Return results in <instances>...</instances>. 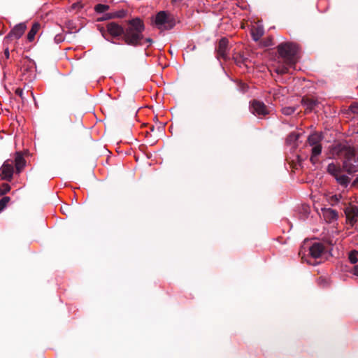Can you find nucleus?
<instances>
[{
    "label": "nucleus",
    "mask_w": 358,
    "mask_h": 358,
    "mask_svg": "<svg viewBox=\"0 0 358 358\" xmlns=\"http://www.w3.org/2000/svg\"><path fill=\"white\" fill-rule=\"evenodd\" d=\"M341 198L342 196L340 194L332 195L329 198V201L331 203L332 205H334L338 203Z\"/></svg>",
    "instance_id": "obj_23"
},
{
    "label": "nucleus",
    "mask_w": 358,
    "mask_h": 358,
    "mask_svg": "<svg viewBox=\"0 0 358 358\" xmlns=\"http://www.w3.org/2000/svg\"><path fill=\"white\" fill-rule=\"evenodd\" d=\"M144 30L143 22L136 18L129 22V26L124 33V39L126 43L131 45H145L148 43L149 46L152 41L150 38H143L142 32Z\"/></svg>",
    "instance_id": "obj_2"
},
{
    "label": "nucleus",
    "mask_w": 358,
    "mask_h": 358,
    "mask_svg": "<svg viewBox=\"0 0 358 358\" xmlns=\"http://www.w3.org/2000/svg\"><path fill=\"white\" fill-rule=\"evenodd\" d=\"M13 174V162L6 160L0 168V177L3 180H10Z\"/></svg>",
    "instance_id": "obj_7"
},
{
    "label": "nucleus",
    "mask_w": 358,
    "mask_h": 358,
    "mask_svg": "<svg viewBox=\"0 0 358 358\" xmlns=\"http://www.w3.org/2000/svg\"><path fill=\"white\" fill-rule=\"evenodd\" d=\"M354 273L355 275H357L358 276V265L355 266V268H354Z\"/></svg>",
    "instance_id": "obj_29"
},
{
    "label": "nucleus",
    "mask_w": 358,
    "mask_h": 358,
    "mask_svg": "<svg viewBox=\"0 0 358 358\" xmlns=\"http://www.w3.org/2000/svg\"><path fill=\"white\" fill-rule=\"evenodd\" d=\"M327 172L333 176L341 185L346 187L350 182V178L347 176L341 174L340 166L334 163H331L328 165Z\"/></svg>",
    "instance_id": "obj_6"
},
{
    "label": "nucleus",
    "mask_w": 358,
    "mask_h": 358,
    "mask_svg": "<svg viewBox=\"0 0 358 358\" xmlns=\"http://www.w3.org/2000/svg\"><path fill=\"white\" fill-rule=\"evenodd\" d=\"M5 55L7 57H8V55H9V53H8V50H6L5 51Z\"/></svg>",
    "instance_id": "obj_31"
},
{
    "label": "nucleus",
    "mask_w": 358,
    "mask_h": 358,
    "mask_svg": "<svg viewBox=\"0 0 358 358\" xmlns=\"http://www.w3.org/2000/svg\"><path fill=\"white\" fill-rule=\"evenodd\" d=\"M250 111L257 116H264L268 113L267 108L264 103L256 100L251 103Z\"/></svg>",
    "instance_id": "obj_8"
},
{
    "label": "nucleus",
    "mask_w": 358,
    "mask_h": 358,
    "mask_svg": "<svg viewBox=\"0 0 358 358\" xmlns=\"http://www.w3.org/2000/svg\"><path fill=\"white\" fill-rule=\"evenodd\" d=\"M154 23L160 30L170 29L174 26L172 17L165 11H160L156 15Z\"/></svg>",
    "instance_id": "obj_4"
},
{
    "label": "nucleus",
    "mask_w": 358,
    "mask_h": 358,
    "mask_svg": "<svg viewBox=\"0 0 358 358\" xmlns=\"http://www.w3.org/2000/svg\"><path fill=\"white\" fill-rule=\"evenodd\" d=\"M322 138V137L319 133H313L308 138V145L312 147L310 161L313 164L317 162V157L322 152V145L320 144Z\"/></svg>",
    "instance_id": "obj_3"
},
{
    "label": "nucleus",
    "mask_w": 358,
    "mask_h": 358,
    "mask_svg": "<svg viewBox=\"0 0 358 358\" xmlns=\"http://www.w3.org/2000/svg\"><path fill=\"white\" fill-rule=\"evenodd\" d=\"M251 34L255 41H258L264 34V28L262 24L257 23L251 28Z\"/></svg>",
    "instance_id": "obj_15"
},
{
    "label": "nucleus",
    "mask_w": 358,
    "mask_h": 358,
    "mask_svg": "<svg viewBox=\"0 0 358 358\" xmlns=\"http://www.w3.org/2000/svg\"><path fill=\"white\" fill-rule=\"evenodd\" d=\"M25 165V161L20 153H16L15 166L17 172H20Z\"/></svg>",
    "instance_id": "obj_16"
},
{
    "label": "nucleus",
    "mask_w": 358,
    "mask_h": 358,
    "mask_svg": "<svg viewBox=\"0 0 358 358\" xmlns=\"http://www.w3.org/2000/svg\"><path fill=\"white\" fill-rule=\"evenodd\" d=\"M278 50L284 64H279L275 71L278 74H284L296 62L298 46L294 43H282L278 45Z\"/></svg>",
    "instance_id": "obj_1"
},
{
    "label": "nucleus",
    "mask_w": 358,
    "mask_h": 358,
    "mask_svg": "<svg viewBox=\"0 0 358 358\" xmlns=\"http://www.w3.org/2000/svg\"><path fill=\"white\" fill-rule=\"evenodd\" d=\"M346 158L343 162V169L349 173H355L358 171V166L355 164V151L352 148H348L345 150Z\"/></svg>",
    "instance_id": "obj_5"
},
{
    "label": "nucleus",
    "mask_w": 358,
    "mask_h": 358,
    "mask_svg": "<svg viewBox=\"0 0 358 358\" xmlns=\"http://www.w3.org/2000/svg\"><path fill=\"white\" fill-rule=\"evenodd\" d=\"M227 48H228V40L225 38H222L218 45L217 55L218 57H222L223 59L227 58Z\"/></svg>",
    "instance_id": "obj_13"
},
{
    "label": "nucleus",
    "mask_w": 358,
    "mask_h": 358,
    "mask_svg": "<svg viewBox=\"0 0 358 358\" xmlns=\"http://www.w3.org/2000/svg\"><path fill=\"white\" fill-rule=\"evenodd\" d=\"M317 102L310 99H303L302 104L306 107V110L311 111L314 109Z\"/></svg>",
    "instance_id": "obj_17"
},
{
    "label": "nucleus",
    "mask_w": 358,
    "mask_h": 358,
    "mask_svg": "<svg viewBox=\"0 0 358 358\" xmlns=\"http://www.w3.org/2000/svg\"><path fill=\"white\" fill-rule=\"evenodd\" d=\"M350 109L352 113L358 114V102H355L352 103L350 106Z\"/></svg>",
    "instance_id": "obj_26"
},
{
    "label": "nucleus",
    "mask_w": 358,
    "mask_h": 358,
    "mask_svg": "<svg viewBox=\"0 0 358 358\" xmlns=\"http://www.w3.org/2000/svg\"><path fill=\"white\" fill-rule=\"evenodd\" d=\"M10 201V199L9 196H4L0 200V213L6 208Z\"/></svg>",
    "instance_id": "obj_20"
},
{
    "label": "nucleus",
    "mask_w": 358,
    "mask_h": 358,
    "mask_svg": "<svg viewBox=\"0 0 358 358\" xmlns=\"http://www.w3.org/2000/svg\"><path fill=\"white\" fill-rule=\"evenodd\" d=\"M357 255L358 251L357 250H352L349 252L348 259L350 263L355 264L358 262Z\"/></svg>",
    "instance_id": "obj_19"
},
{
    "label": "nucleus",
    "mask_w": 358,
    "mask_h": 358,
    "mask_svg": "<svg viewBox=\"0 0 358 358\" xmlns=\"http://www.w3.org/2000/svg\"><path fill=\"white\" fill-rule=\"evenodd\" d=\"M322 217L327 222H331L337 219L338 214L336 210L331 208L322 209Z\"/></svg>",
    "instance_id": "obj_14"
},
{
    "label": "nucleus",
    "mask_w": 358,
    "mask_h": 358,
    "mask_svg": "<svg viewBox=\"0 0 358 358\" xmlns=\"http://www.w3.org/2000/svg\"><path fill=\"white\" fill-rule=\"evenodd\" d=\"M81 8H82V5L79 2L73 3L71 6L72 9H79Z\"/></svg>",
    "instance_id": "obj_27"
},
{
    "label": "nucleus",
    "mask_w": 358,
    "mask_h": 358,
    "mask_svg": "<svg viewBox=\"0 0 358 358\" xmlns=\"http://www.w3.org/2000/svg\"><path fill=\"white\" fill-rule=\"evenodd\" d=\"M41 26L39 23H34L28 33L27 38L29 41H31L34 39L35 35L38 31Z\"/></svg>",
    "instance_id": "obj_18"
},
{
    "label": "nucleus",
    "mask_w": 358,
    "mask_h": 358,
    "mask_svg": "<svg viewBox=\"0 0 358 358\" xmlns=\"http://www.w3.org/2000/svg\"><path fill=\"white\" fill-rule=\"evenodd\" d=\"M107 31L114 37L119 36L124 33L123 28L115 22H110L107 25Z\"/></svg>",
    "instance_id": "obj_12"
},
{
    "label": "nucleus",
    "mask_w": 358,
    "mask_h": 358,
    "mask_svg": "<svg viewBox=\"0 0 358 358\" xmlns=\"http://www.w3.org/2000/svg\"><path fill=\"white\" fill-rule=\"evenodd\" d=\"M16 93H17V94H19L20 96H22V91L21 90H20V89H17V90H16Z\"/></svg>",
    "instance_id": "obj_30"
},
{
    "label": "nucleus",
    "mask_w": 358,
    "mask_h": 358,
    "mask_svg": "<svg viewBox=\"0 0 358 358\" xmlns=\"http://www.w3.org/2000/svg\"><path fill=\"white\" fill-rule=\"evenodd\" d=\"M299 137V134L292 133L288 136L287 141L288 143H293V142H295L296 141H297Z\"/></svg>",
    "instance_id": "obj_24"
},
{
    "label": "nucleus",
    "mask_w": 358,
    "mask_h": 358,
    "mask_svg": "<svg viewBox=\"0 0 358 358\" xmlns=\"http://www.w3.org/2000/svg\"><path fill=\"white\" fill-rule=\"evenodd\" d=\"M357 161H358V156H357Z\"/></svg>",
    "instance_id": "obj_32"
},
{
    "label": "nucleus",
    "mask_w": 358,
    "mask_h": 358,
    "mask_svg": "<svg viewBox=\"0 0 358 358\" xmlns=\"http://www.w3.org/2000/svg\"><path fill=\"white\" fill-rule=\"evenodd\" d=\"M352 185L354 186V187H357L358 185V176L353 181Z\"/></svg>",
    "instance_id": "obj_28"
},
{
    "label": "nucleus",
    "mask_w": 358,
    "mask_h": 358,
    "mask_svg": "<svg viewBox=\"0 0 358 358\" xmlns=\"http://www.w3.org/2000/svg\"><path fill=\"white\" fill-rule=\"evenodd\" d=\"M347 221L351 225L356 223L358 216V208L355 206L350 204L345 209Z\"/></svg>",
    "instance_id": "obj_9"
},
{
    "label": "nucleus",
    "mask_w": 358,
    "mask_h": 358,
    "mask_svg": "<svg viewBox=\"0 0 358 358\" xmlns=\"http://www.w3.org/2000/svg\"><path fill=\"white\" fill-rule=\"evenodd\" d=\"M109 9V6L108 5L105 4H97L95 6V10L97 13H104L105 11L108 10Z\"/></svg>",
    "instance_id": "obj_22"
},
{
    "label": "nucleus",
    "mask_w": 358,
    "mask_h": 358,
    "mask_svg": "<svg viewBox=\"0 0 358 358\" xmlns=\"http://www.w3.org/2000/svg\"><path fill=\"white\" fill-rule=\"evenodd\" d=\"M26 28H27V26L24 23H20V24H17L11 30V31L8 34V37L17 39L23 35Z\"/></svg>",
    "instance_id": "obj_10"
},
{
    "label": "nucleus",
    "mask_w": 358,
    "mask_h": 358,
    "mask_svg": "<svg viewBox=\"0 0 358 358\" xmlns=\"http://www.w3.org/2000/svg\"><path fill=\"white\" fill-rule=\"evenodd\" d=\"M324 250L323 245L320 243H315L310 248L309 252L312 257L317 259L319 258Z\"/></svg>",
    "instance_id": "obj_11"
},
{
    "label": "nucleus",
    "mask_w": 358,
    "mask_h": 358,
    "mask_svg": "<svg viewBox=\"0 0 358 358\" xmlns=\"http://www.w3.org/2000/svg\"><path fill=\"white\" fill-rule=\"evenodd\" d=\"M282 113L286 115H289L294 113L295 108L293 107H285L282 108Z\"/></svg>",
    "instance_id": "obj_25"
},
{
    "label": "nucleus",
    "mask_w": 358,
    "mask_h": 358,
    "mask_svg": "<svg viewBox=\"0 0 358 358\" xmlns=\"http://www.w3.org/2000/svg\"><path fill=\"white\" fill-rule=\"evenodd\" d=\"M10 186L7 183H3L0 187V196H3V195L7 194L8 192H10Z\"/></svg>",
    "instance_id": "obj_21"
}]
</instances>
